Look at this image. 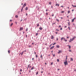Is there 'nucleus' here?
<instances>
[{
    "label": "nucleus",
    "instance_id": "obj_1",
    "mask_svg": "<svg viewBox=\"0 0 76 76\" xmlns=\"http://www.w3.org/2000/svg\"><path fill=\"white\" fill-rule=\"evenodd\" d=\"M26 3H25L24 5L23 6V8L21 9V12H22V10H23V8L24 7H25V6H26Z\"/></svg>",
    "mask_w": 76,
    "mask_h": 76
},
{
    "label": "nucleus",
    "instance_id": "obj_2",
    "mask_svg": "<svg viewBox=\"0 0 76 76\" xmlns=\"http://www.w3.org/2000/svg\"><path fill=\"white\" fill-rule=\"evenodd\" d=\"M64 64L65 65H67L68 64L67 63V61H66L65 62H64Z\"/></svg>",
    "mask_w": 76,
    "mask_h": 76
},
{
    "label": "nucleus",
    "instance_id": "obj_3",
    "mask_svg": "<svg viewBox=\"0 0 76 76\" xmlns=\"http://www.w3.org/2000/svg\"><path fill=\"white\" fill-rule=\"evenodd\" d=\"M62 51L61 50H59L58 52V54H60V53H61Z\"/></svg>",
    "mask_w": 76,
    "mask_h": 76
},
{
    "label": "nucleus",
    "instance_id": "obj_4",
    "mask_svg": "<svg viewBox=\"0 0 76 76\" xmlns=\"http://www.w3.org/2000/svg\"><path fill=\"white\" fill-rule=\"evenodd\" d=\"M75 19H76V18H75L74 19H73L72 20V22H74V20H75Z\"/></svg>",
    "mask_w": 76,
    "mask_h": 76
},
{
    "label": "nucleus",
    "instance_id": "obj_5",
    "mask_svg": "<svg viewBox=\"0 0 76 76\" xmlns=\"http://www.w3.org/2000/svg\"><path fill=\"white\" fill-rule=\"evenodd\" d=\"M72 41H73V39H71L69 41V42H72Z\"/></svg>",
    "mask_w": 76,
    "mask_h": 76
},
{
    "label": "nucleus",
    "instance_id": "obj_6",
    "mask_svg": "<svg viewBox=\"0 0 76 76\" xmlns=\"http://www.w3.org/2000/svg\"><path fill=\"white\" fill-rule=\"evenodd\" d=\"M23 53H24V51L22 53H20V55L21 54V56H22V55H23Z\"/></svg>",
    "mask_w": 76,
    "mask_h": 76
},
{
    "label": "nucleus",
    "instance_id": "obj_7",
    "mask_svg": "<svg viewBox=\"0 0 76 76\" xmlns=\"http://www.w3.org/2000/svg\"><path fill=\"white\" fill-rule=\"evenodd\" d=\"M22 30H23V28L21 27L20 28V31H22Z\"/></svg>",
    "mask_w": 76,
    "mask_h": 76
},
{
    "label": "nucleus",
    "instance_id": "obj_8",
    "mask_svg": "<svg viewBox=\"0 0 76 76\" xmlns=\"http://www.w3.org/2000/svg\"><path fill=\"white\" fill-rule=\"evenodd\" d=\"M51 39H54V36H51Z\"/></svg>",
    "mask_w": 76,
    "mask_h": 76
},
{
    "label": "nucleus",
    "instance_id": "obj_9",
    "mask_svg": "<svg viewBox=\"0 0 76 76\" xmlns=\"http://www.w3.org/2000/svg\"><path fill=\"white\" fill-rule=\"evenodd\" d=\"M65 39V38L64 37H62L61 38V41H62V39Z\"/></svg>",
    "mask_w": 76,
    "mask_h": 76
},
{
    "label": "nucleus",
    "instance_id": "obj_10",
    "mask_svg": "<svg viewBox=\"0 0 76 76\" xmlns=\"http://www.w3.org/2000/svg\"><path fill=\"white\" fill-rule=\"evenodd\" d=\"M54 46H53L52 47H51V48H50V49L51 50L52 49H53V48H54Z\"/></svg>",
    "mask_w": 76,
    "mask_h": 76
},
{
    "label": "nucleus",
    "instance_id": "obj_11",
    "mask_svg": "<svg viewBox=\"0 0 76 76\" xmlns=\"http://www.w3.org/2000/svg\"><path fill=\"white\" fill-rule=\"evenodd\" d=\"M56 6H59V4H56Z\"/></svg>",
    "mask_w": 76,
    "mask_h": 76
},
{
    "label": "nucleus",
    "instance_id": "obj_12",
    "mask_svg": "<svg viewBox=\"0 0 76 76\" xmlns=\"http://www.w3.org/2000/svg\"><path fill=\"white\" fill-rule=\"evenodd\" d=\"M76 38V37H74L73 38H72V39L74 40V39H75V38Z\"/></svg>",
    "mask_w": 76,
    "mask_h": 76
},
{
    "label": "nucleus",
    "instance_id": "obj_13",
    "mask_svg": "<svg viewBox=\"0 0 76 76\" xmlns=\"http://www.w3.org/2000/svg\"><path fill=\"white\" fill-rule=\"evenodd\" d=\"M56 47H57V48H59V47H60V46H59V45H57V46H56Z\"/></svg>",
    "mask_w": 76,
    "mask_h": 76
},
{
    "label": "nucleus",
    "instance_id": "obj_14",
    "mask_svg": "<svg viewBox=\"0 0 76 76\" xmlns=\"http://www.w3.org/2000/svg\"><path fill=\"white\" fill-rule=\"evenodd\" d=\"M39 29H40V30H42V27H40L39 28Z\"/></svg>",
    "mask_w": 76,
    "mask_h": 76
},
{
    "label": "nucleus",
    "instance_id": "obj_15",
    "mask_svg": "<svg viewBox=\"0 0 76 76\" xmlns=\"http://www.w3.org/2000/svg\"><path fill=\"white\" fill-rule=\"evenodd\" d=\"M67 46H68V47H69V48H71V46H70L68 45Z\"/></svg>",
    "mask_w": 76,
    "mask_h": 76
},
{
    "label": "nucleus",
    "instance_id": "obj_16",
    "mask_svg": "<svg viewBox=\"0 0 76 76\" xmlns=\"http://www.w3.org/2000/svg\"><path fill=\"white\" fill-rule=\"evenodd\" d=\"M70 13V11H69L68 12V14Z\"/></svg>",
    "mask_w": 76,
    "mask_h": 76
},
{
    "label": "nucleus",
    "instance_id": "obj_17",
    "mask_svg": "<svg viewBox=\"0 0 76 76\" xmlns=\"http://www.w3.org/2000/svg\"><path fill=\"white\" fill-rule=\"evenodd\" d=\"M64 12V11H61V13H63Z\"/></svg>",
    "mask_w": 76,
    "mask_h": 76
},
{
    "label": "nucleus",
    "instance_id": "obj_18",
    "mask_svg": "<svg viewBox=\"0 0 76 76\" xmlns=\"http://www.w3.org/2000/svg\"><path fill=\"white\" fill-rule=\"evenodd\" d=\"M32 47V46L31 45H29L28 46V47L29 48H30V47Z\"/></svg>",
    "mask_w": 76,
    "mask_h": 76
},
{
    "label": "nucleus",
    "instance_id": "obj_19",
    "mask_svg": "<svg viewBox=\"0 0 76 76\" xmlns=\"http://www.w3.org/2000/svg\"><path fill=\"white\" fill-rule=\"evenodd\" d=\"M64 41H65L66 42V41H67V40L66 39H64Z\"/></svg>",
    "mask_w": 76,
    "mask_h": 76
},
{
    "label": "nucleus",
    "instance_id": "obj_20",
    "mask_svg": "<svg viewBox=\"0 0 76 76\" xmlns=\"http://www.w3.org/2000/svg\"><path fill=\"white\" fill-rule=\"evenodd\" d=\"M15 18H18V15H16Z\"/></svg>",
    "mask_w": 76,
    "mask_h": 76
},
{
    "label": "nucleus",
    "instance_id": "obj_21",
    "mask_svg": "<svg viewBox=\"0 0 76 76\" xmlns=\"http://www.w3.org/2000/svg\"><path fill=\"white\" fill-rule=\"evenodd\" d=\"M40 57L42 58V55Z\"/></svg>",
    "mask_w": 76,
    "mask_h": 76
},
{
    "label": "nucleus",
    "instance_id": "obj_22",
    "mask_svg": "<svg viewBox=\"0 0 76 76\" xmlns=\"http://www.w3.org/2000/svg\"><path fill=\"white\" fill-rule=\"evenodd\" d=\"M57 61H58V62H59V59H57Z\"/></svg>",
    "mask_w": 76,
    "mask_h": 76
},
{
    "label": "nucleus",
    "instance_id": "obj_23",
    "mask_svg": "<svg viewBox=\"0 0 76 76\" xmlns=\"http://www.w3.org/2000/svg\"><path fill=\"white\" fill-rule=\"evenodd\" d=\"M73 59L72 58H71V61H73Z\"/></svg>",
    "mask_w": 76,
    "mask_h": 76
},
{
    "label": "nucleus",
    "instance_id": "obj_24",
    "mask_svg": "<svg viewBox=\"0 0 76 76\" xmlns=\"http://www.w3.org/2000/svg\"><path fill=\"white\" fill-rule=\"evenodd\" d=\"M56 20H57V22H59V20H58V19H56Z\"/></svg>",
    "mask_w": 76,
    "mask_h": 76
},
{
    "label": "nucleus",
    "instance_id": "obj_25",
    "mask_svg": "<svg viewBox=\"0 0 76 76\" xmlns=\"http://www.w3.org/2000/svg\"><path fill=\"white\" fill-rule=\"evenodd\" d=\"M34 69V67H33L31 68V70H33Z\"/></svg>",
    "mask_w": 76,
    "mask_h": 76
},
{
    "label": "nucleus",
    "instance_id": "obj_26",
    "mask_svg": "<svg viewBox=\"0 0 76 76\" xmlns=\"http://www.w3.org/2000/svg\"><path fill=\"white\" fill-rule=\"evenodd\" d=\"M13 25V23H12L10 25V26H12Z\"/></svg>",
    "mask_w": 76,
    "mask_h": 76
},
{
    "label": "nucleus",
    "instance_id": "obj_27",
    "mask_svg": "<svg viewBox=\"0 0 76 76\" xmlns=\"http://www.w3.org/2000/svg\"><path fill=\"white\" fill-rule=\"evenodd\" d=\"M26 10H28V7H26Z\"/></svg>",
    "mask_w": 76,
    "mask_h": 76
},
{
    "label": "nucleus",
    "instance_id": "obj_28",
    "mask_svg": "<svg viewBox=\"0 0 76 76\" xmlns=\"http://www.w3.org/2000/svg\"><path fill=\"white\" fill-rule=\"evenodd\" d=\"M49 4H51V2H50L49 3Z\"/></svg>",
    "mask_w": 76,
    "mask_h": 76
},
{
    "label": "nucleus",
    "instance_id": "obj_29",
    "mask_svg": "<svg viewBox=\"0 0 76 76\" xmlns=\"http://www.w3.org/2000/svg\"><path fill=\"white\" fill-rule=\"evenodd\" d=\"M68 28L69 29V30H70V27H68Z\"/></svg>",
    "mask_w": 76,
    "mask_h": 76
},
{
    "label": "nucleus",
    "instance_id": "obj_30",
    "mask_svg": "<svg viewBox=\"0 0 76 76\" xmlns=\"http://www.w3.org/2000/svg\"><path fill=\"white\" fill-rule=\"evenodd\" d=\"M8 52L9 53H10V50H8Z\"/></svg>",
    "mask_w": 76,
    "mask_h": 76
},
{
    "label": "nucleus",
    "instance_id": "obj_31",
    "mask_svg": "<svg viewBox=\"0 0 76 76\" xmlns=\"http://www.w3.org/2000/svg\"><path fill=\"white\" fill-rule=\"evenodd\" d=\"M53 62L51 63V65H53Z\"/></svg>",
    "mask_w": 76,
    "mask_h": 76
},
{
    "label": "nucleus",
    "instance_id": "obj_32",
    "mask_svg": "<svg viewBox=\"0 0 76 76\" xmlns=\"http://www.w3.org/2000/svg\"><path fill=\"white\" fill-rule=\"evenodd\" d=\"M68 25H69H69H70V23H69V22L68 23Z\"/></svg>",
    "mask_w": 76,
    "mask_h": 76
},
{
    "label": "nucleus",
    "instance_id": "obj_33",
    "mask_svg": "<svg viewBox=\"0 0 76 76\" xmlns=\"http://www.w3.org/2000/svg\"><path fill=\"white\" fill-rule=\"evenodd\" d=\"M66 60H67V56H66Z\"/></svg>",
    "mask_w": 76,
    "mask_h": 76
},
{
    "label": "nucleus",
    "instance_id": "obj_34",
    "mask_svg": "<svg viewBox=\"0 0 76 76\" xmlns=\"http://www.w3.org/2000/svg\"><path fill=\"white\" fill-rule=\"evenodd\" d=\"M12 20H10V22H12Z\"/></svg>",
    "mask_w": 76,
    "mask_h": 76
},
{
    "label": "nucleus",
    "instance_id": "obj_35",
    "mask_svg": "<svg viewBox=\"0 0 76 76\" xmlns=\"http://www.w3.org/2000/svg\"><path fill=\"white\" fill-rule=\"evenodd\" d=\"M54 24H56V23H53V25H54Z\"/></svg>",
    "mask_w": 76,
    "mask_h": 76
},
{
    "label": "nucleus",
    "instance_id": "obj_36",
    "mask_svg": "<svg viewBox=\"0 0 76 76\" xmlns=\"http://www.w3.org/2000/svg\"><path fill=\"white\" fill-rule=\"evenodd\" d=\"M48 15V13H46V15Z\"/></svg>",
    "mask_w": 76,
    "mask_h": 76
},
{
    "label": "nucleus",
    "instance_id": "obj_37",
    "mask_svg": "<svg viewBox=\"0 0 76 76\" xmlns=\"http://www.w3.org/2000/svg\"><path fill=\"white\" fill-rule=\"evenodd\" d=\"M72 6H73V7H76V6H73V5H72Z\"/></svg>",
    "mask_w": 76,
    "mask_h": 76
},
{
    "label": "nucleus",
    "instance_id": "obj_38",
    "mask_svg": "<svg viewBox=\"0 0 76 76\" xmlns=\"http://www.w3.org/2000/svg\"><path fill=\"white\" fill-rule=\"evenodd\" d=\"M36 57H37V58L38 57V56H37V55H36Z\"/></svg>",
    "mask_w": 76,
    "mask_h": 76
},
{
    "label": "nucleus",
    "instance_id": "obj_39",
    "mask_svg": "<svg viewBox=\"0 0 76 76\" xmlns=\"http://www.w3.org/2000/svg\"><path fill=\"white\" fill-rule=\"evenodd\" d=\"M38 72H37L36 73V75H38Z\"/></svg>",
    "mask_w": 76,
    "mask_h": 76
},
{
    "label": "nucleus",
    "instance_id": "obj_40",
    "mask_svg": "<svg viewBox=\"0 0 76 76\" xmlns=\"http://www.w3.org/2000/svg\"><path fill=\"white\" fill-rule=\"evenodd\" d=\"M32 60H34V58H33L32 59Z\"/></svg>",
    "mask_w": 76,
    "mask_h": 76
},
{
    "label": "nucleus",
    "instance_id": "obj_41",
    "mask_svg": "<svg viewBox=\"0 0 76 76\" xmlns=\"http://www.w3.org/2000/svg\"><path fill=\"white\" fill-rule=\"evenodd\" d=\"M56 44V43H55L54 44H53V45H55V44Z\"/></svg>",
    "mask_w": 76,
    "mask_h": 76
},
{
    "label": "nucleus",
    "instance_id": "obj_42",
    "mask_svg": "<svg viewBox=\"0 0 76 76\" xmlns=\"http://www.w3.org/2000/svg\"><path fill=\"white\" fill-rule=\"evenodd\" d=\"M58 38H57L56 39L57 41H58Z\"/></svg>",
    "mask_w": 76,
    "mask_h": 76
},
{
    "label": "nucleus",
    "instance_id": "obj_43",
    "mask_svg": "<svg viewBox=\"0 0 76 76\" xmlns=\"http://www.w3.org/2000/svg\"><path fill=\"white\" fill-rule=\"evenodd\" d=\"M22 70L20 69V72H22Z\"/></svg>",
    "mask_w": 76,
    "mask_h": 76
},
{
    "label": "nucleus",
    "instance_id": "obj_44",
    "mask_svg": "<svg viewBox=\"0 0 76 76\" xmlns=\"http://www.w3.org/2000/svg\"><path fill=\"white\" fill-rule=\"evenodd\" d=\"M63 29V28H61L60 29L61 30H62V29Z\"/></svg>",
    "mask_w": 76,
    "mask_h": 76
},
{
    "label": "nucleus",
    "instance_id": "obj_45",
    "mask_svg": "<svg viewBox=\"0 0 76 76\" xmlns=\"http://www.w3.org/2000/svg\"><path fill=\"white\" fill-rule=\"evenodd\" d=\"M56 31H59V30H58V29H56Z\"/></svg>",
    "mask_w": 76,
    "mask_h": 76
},
{
    "label": "nucleus",
    "instance_id": "obj_46",
    "mask_svg": "<svg viewBox=\"0 0 76 76\" xmlns=\"http://www.w3.org/2000/svg\"><path fill=\"white\" fill-rule=\"evenodd\" d=\"M53 57H55V55L54 54V55H53Z\"/></svg>",
    "mask_w": 76,
    "mask_h": 76
},
{
    "label": "nucleus",
    "instance_id": "obj_47",
    "mask_svg": "<svg viewBox=\"0 0 76 76\" xmlns=\"http://www.w3.org/2000/svg\"><path fill=\"white\" fill-rule=\"evenodd\" d=\"M48 10H46V12H47V11H48Z\"/></svg>",
    "mask_w": 76,
    "mask_h": 76
},
{
    "label": "nucleus",
    "instance_id": "obj_48",
    "mask_svg": "<svg viewBox=\"0 0 76 76\" xmlns=\"http://www.w3.org/2000/svg\"><path fill=\"white\" fill-rule=\"evenodd\" d=\"M26 31H28V28H27L26 29Z\"/></svg>",
    "mask_w": 76,
    "mask_h": 76
},
{
    "label": "nucleus",
    "instance_id": "obj_49",
    "mask_svg": "<svg viewBox=\"0 0 76 76\" xmlns=\"http://www.w3.org/2000/svg\"><path fill=\"white\" fill-rule=\"evenodd\" d=\"M52 16H54V14H53Z\"/></svg>",
    "mask_w": 76,
    "mask_h": 76
},
{
    "label": "nucleus",
    "instance_id": "obj_50",
    "mask_svg": "<svg viewBox=\"0 0 76 76\" xmlns=\"http://www.w3.org/2000/svg\"><path fill=\"white\" fill-rule=\"evenodd\" d=\"M56 34H57L58 33H57V32H56Z\"/></svg>",
    "mask_w": 76,
    "mask_h": 76
},
{
    "label": "nucleus",
    "instance_id": "obj_51",
    "mask_svg": "<svg viewBox=\"0 0 76 76\" xmlns=\"http://www.w3.org/2000/svg\"><path fill=\"white\" fill-rule=\"evenodd\" d=\"M36 35H38V33H37L36 34Z\"/></svg>",
    "mask_w": 76,
    "mask_h": 76
},
{
    "label": "nucleus",
    "instance_id": "obj_52",
    "mask_svg": "<svg viewBox=\"0 0 76 76\" xmlns=\"http://www.w3.org/2000/svg\"><path fill=\"white\" fill-rule=\"evenodd\" d=\"M15 23L16 24H17V22H15Z\"/></svg>",
    "mask_w": 76,
    "mask_h": 76
},
{
    "label": "nucleus",
    "instance_id": "obj_53",
    "mask_svg": "<svg viewBox=\"0 0 76 76\" xmlns=\"http://www.w3.org/2000/svg\"><path fill=\"white\" fill-rule=\"evenodd\" d=\"M61 26H59V28H61Z\"/></svg>",
    "mask_w": 76,
    "mask_h": 76
},
{
    "label": "nucleus",
    "instance_id": "obj_54",
    "mask_svg": "<svg viewBox=\"0 0 76 76\" xmlns=\"http://www.w3.org/2000/svg\"><path fill=\"white\" fill-rule=\"evenodd\" d=\"M61 7H63V6H61Z\"/></svg>",
    "mask_w": 76,
    "mask_h": 76
},
{
    "label": "nucleus",
    "instance_id": "obj_55",
    "mask_svg": "<svg viewBox=\"0 0 76 76\" xmlns=\"http://www.w3.org/2000/svg\"><path fill=\"white\" fill-rule=\"evenodd\" d=\"M26 15L27 16H28V14L26 13Z\"/></svg>",
    "mask_w": 76,
    "mask_h": 76
},
{
    "label": "nucleus",
    "instance_id": "obj_56",
    "mask_svg": "<svg viewBox=\"0 0 76 76\" xmlns=\"http://www.w3.org/2000/svg\"><path fill=\"white\" fill-rule=\"evenodd\" d=\"M37 26H39V24H38L37 25Z\"/></svg>",
    "mask_w": 76,
    "mask_h": 76
},
{
    "label": "nucleus",
    "instance_id": "obj_57",
    "mask_svg": "<svg viewBox=\"0 0 76 76\" xmlns=\"http://www.w3.org/2000/svg\"><path fill=\"white\" fill-rule=\"evenodd\" d=\"M34 54H36V52H34Z\"/></svg>",
    "mask_w": 76,
    "mask_h": 76
},
{
    "label": "nucleus",
    "instance_id": "obj_58",
    "mask_svg": "<svg viewBox=\"0 0 76 76\" xmlns=\"http://www.w3.org/2000/svg\"><path fill=\"white\" fill-rule=\"evenodd\" d=\"M61 19H63V18L62 17H61Z\"/></svg>",
    "mask_w": 76,
    "mask_h": 76
},
{
    "label": "nucleus",
    "instance_id": "obj_59",
    "mask_svg": "<svg viewBox=\"0 0 76 76\" xmlns=\"http://www.w3.org/2000/svg\"><path fill=\"white\" fill-rule=\"evenodd\" d=\"M51 45H52V44L51 45H50V47H51Z\"/></svg>",
    "mask_w": 76,
    "mask_h": 76
},
{
    "label": "nucleus",
    "instance_id": "obj_60",
    "mask_svg": "<svg viewBox=\"0 0 76 76\" xmlns=\"http://www.w3.org/2000/svg\"><path fill=\"white\" fill-rule=\"evenodd\" d=\"M51 8H53V6H51Z\"/></svg>",
    "mask_w": 76,
    "mask_h": 76
},
{
    "label": "nucleus",
    "instance_id": "obj_61",
    "mask_svg": "<svg viewBox=\"0 0 76 76\" xmlns=\"http://www.w3.org/2000/svg\"><path fill=\"white\" fill-rule=\"evenodd\" d=\"M32 45H34V43H32Z\"/></svg>",
    "mask_w": 76,
    "mask_h": 76
},
{
    "label": "nucleus",
    "instance_id": "obj_62",
    "mask_svg": "<svg viewBox=\"0 0 76 76\" xmlns=\"http://www.w3.org/2000/svg\"><path fill=\"white\" fill-rule=\"evenodd\" d=\"M67 26H65V28H66Z\"/></svg>",
    "mask_w": 76,
    "mask_h": 76
},
{
    "label": "nucleus",
    "instance_id": "obj_63",
    "mask_svg": "<svg viewBox=\"0 0 76 76\" xmlns=\"http://www.w3.org/2000/svg\"><path fill=\"white\" fill-rule=\"evenodd\" d=\"M69 38V37H67V38Z\"/></svg>",
    "mask_w": 76,
    "mask_h": 76
},
{
    "label": "nucleus",
    "instance_id": "obj_64",
    "mask_svg": "<svg viewBox=\"0 0 76 76\" xmlns=\"http://www.w3.org/2000/svg\"><path fill=\"white\" fill-rule=\"evenodd\" d=\"M69 51H71V50H69Z\"/></svg>",
    "mask_w": 76,
    "mask_h": 76
}]
</instances>
